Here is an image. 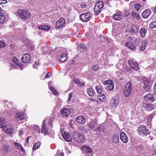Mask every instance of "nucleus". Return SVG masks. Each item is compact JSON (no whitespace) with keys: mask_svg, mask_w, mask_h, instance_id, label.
<instances>
[{"mask_svg":"<svg viewBox=\"0 0 156 156\" xmlns=\"http://www.w3.org/2000/svg\"><path fill=\"white\" fill-rule=\"evenodd\" d=\"M132 87L131 83L129 81L124 87L123 93L126 97L128 98L130 96L131 92Z\"/></svg>","mask_w":156,"mask_h":156,"instance_id":"obj_3","label":"nucleus"},{"mask_svg":"<svg viewBox=\"0 0 156 156\" xmlns=\"http://www.w3.org/2000/svg\"><path fill=\"white\" fill-rule=\"evenodd\" d=\"M87 91L89 96L91 97L94 95V91L92 87H90L88 88L87 90Z\"/></svg>","mask_w":156,"mask_h":156,"instance_id":"obj_26","label":"nucleus"},{"mask_svg":"<svg viewBox=\"0 0 156 156\" xmlns=\"http://www.w3.org/2000/svg\"><path fill=\"white\" fill-rule=\"evenodd\" d=\"M5 122L4 119L3 118H0V127L2 128V129L5 126Z\"/></svg>","mask_w":156,"mask_h":156,"instance_id":"obj_38","label":"nucleus"},{"mask_svg":"<svg viewBox=\"0 0 156 156\" xmlns=\"http://www.w3.org/2000/svg\"><path fill=\"white\" fill-rule=\"evenodd\" d=\"M116 100L115 99L112 98L111 99L110 104L112 108L116 106L117 105L118 102H117V103H116Z\"/></svg>","mask_w":156,"mask_h":156,"instance_id":"obj_29","label":"nucleus"},{"mask_svg":"<svg viewBox=\"0 0 156 156\" xmlns=\"http://www.w3.org/2000/svg\"><path fill=\"white\" fill-rule=\"evenodd\" d=\"M125 13L126 16H128L129 14V12L126 10L125 11Z\"/></svg>","mask_w":156,"mask_h":156,"instance_id":"obj_61","label":"nucleus"},{"mask_svg":"<svg viewBox=\"0 0 156 156\" xmlns=\"http://www.w3.org/2000/svg\"><path fill=\"white\" fill-rule=\"evenodd\" d=\"M104 5V2L101 1H100L95 4L94 11L96 15H98L100 13L102 10Z\"/></svg>","mask_w":156,"mask_h":156,"instance_id":"obj_2","label":"nucleus"},{"mask_svg":"<svg viewBox=\"0 0 156 156\" xmlns=\"http://www.w3.org/2000/svg\"><path fill=\"white\" fill-rule=\"evenodd\" d=\"M132 16L133 18H136L137 20L140 19V16L134 11L132 12Z\"/></svg>","mask_w":156,"mask_h":156,"instance_id":"obj_40","label":"nucleus"},{"mask_svg":"<svg viewBox=\"0 0 156 156\" xmlns=\"http://www.w3.org/2000/svg\"><path fill=\"white\" fill-rule=\"evenodd\" d=\"M45 77L46 78H48L50 77V76L48 73H47L46 74Z\"/></svg>","mask_w":156,"mask_h":156,"instance_id":"obj_62","label":"nucleus"},{"mask_svg":"<svg viewBox=\"0 0 156 156\" xmlns=\"http://www.w3.org/2000/svg\"><path fill=\"white\" fill-rule=\"evenodd\" d=\"M138 133L142 136H147L150 133L148 129L144 125L140 126L138 128Z\"/></svg>","mask_w":156,"mask_h":156,"instance_id":"obj_4","label":"nucleus"},{"mask_svg":"<svg viewBox=\"0 0 156 156\" xmlns=\"http://www.w3.org/2000/svg\"><path fill=\"white\" fill-rule=\"evenodd\" d=\"M128 63L130 67L134 70H138L139 69V66L137 62L133 59H129L128 60Z\"/></svg>","mask_w":156,"mask_h":156,"instance_id":"obj_10","label":"nucleus"},{"mask_svg":"<svg viewBox=\"0 0 156 156\" xmlns=\"http://www.w3.org/2000/svg\"><path fill=\"white\" fill-rule=\"evenodd\" d=\"M154 94L156 95V82H155V84L154 87Z\"/></svg>","mask_w":156,"mask_h":156,"instance_id":"obj_57","label":"nucleus"},{"mask_svg":"<svg viewBox=\"0 0 156 156\" xmlns=\"http://www.w3.org/2000/svg\"><path fill=\"white\" fill-rule=\"evenodd\" d=\"M97 124L98 122L97 121L94 119H91L90 121L87 124V126L90 129L96 131L97 129L95 127Z\"/></svg>","mask_w":156,"mask_h":156,"instance_id":"obj_12","label":"nucleus"},{"mask_svg":"<svg viewBox=\"0 0 156 156\" xmlns=\"http://www.w3.org/2000/svg\"><path fill=\"white\" fill-rule=\"evenodd\" d=\"M105 97V96L104 94L98 97V100L101 101H104Z\"/></svg>","mask_w":156,"mask_h":156,"instance_id":"obj_43","label":"nucleus"},{"mask_svg":"<svg viewBox=\"0 0 156 156\" xmlns=\"http://www.w3.org/2000/svg\"><path fill=\"white\" fill-rule=\"evenodd\" d=\"M29 137H28L27 138V140H26V142L27 143H28L29 142Z\"/></svg>","mask_w":156,"mask_h":156,"instance_id":"obj_64","label":"nucleus"},{"mask_svg":"<svg viewBox=\"0 0 156 156\" xmlns=\"http://www.w3.org/2000/svg\"><path fill=\"white\" fill-rule=\"evenodd\" d=\"M144 78H145L144 77L142 76L141 77L137 78V80L138 81H140V79H142L143 81L144 80H145V79H144Z\"/></svg>","mask_w":156,"mask_h":156,"instance_id":"obj_60","label":"nucleus"},{"mask_svg":"<svg viewBox=\"0 0 156 156\" xmlns=\"http://www.w3.org/2000/svg\"><path fill=\"white\" fill-rule=\"evenodd\" d=\"M39 29L44 30L48 31L50 29V27L47 25L40 26L39 27Z\"/></svg>","mask_w":156,"mask_h":156,"instance_id":"obj_30","label":"nucleus"},{"mask_svg":"<svg viewBox=\"0 0 156 156\" xmlns=\"http://www.w3.org/2000/svg\"><path fill=\"white\" fill-rule=\"evenodd\" d=\"M16 15L20 17L21 19L25 20L30 18L31 15L29 11L22 10H18L16 13Z\"/></svg>","mask_w":156,"mask_h":156,"instance_id":"obj_1","label":"nucleus"},{"mask_svg":"<svg viewBox=\"0 0 156 156\" xmlns=\"http://www.w3.org/2000/svg\"><path fill=\"white\" fill-rule=\"evenodd\" d=\"M80 17L81 20L84 22H86L91 19V14L90 12H87L81 14Z\"/></svg>","mask_w":156,"mask_h":156,"instance_id":"obj_7","label":"nucleus"},{"mask_svg":"<svg viewBox=\"0 0 156 156\" xmlns=\"http://www.w3.org/2000/svg\"><path fill=\"white\" fill-rule=\"evenodd\" d=\"M149 27L151 28L156 27V21L151 23L149 25Z\"/></svg>","mask_w":156,"mask_h":156,"instance_id":"obj_42","label":"nucleus"},{"mask_svg":"<svg viewBox=\"0 0 156 156\" xmlns=\"http://www.w3.org/2000/svg\"><path fill=\"white\" fill-rule=\"evenodd\" d=\"M41 145V143L40 142H38L35 143L33 145V150H35L39 148Z\"/></svg>","mask_w":156,"mask_h":156,"instance_id":"obj_36","label":"nucleus"},{"mask_svg":"<svg viewBox=\"0 0 156 156\" xmlns=\"http://www.w3.org/2000/svg\"><path fill=\"white\" fill-rule=\"evenodd\" d=\"M95 89L98 93H101L102 92V87L100 86H96L95 87Z\"/></svg>","mask_w":156,"mask_h":156,"instance_id":"obj_41","label":"nucleus"},{"mask_svg":"<svg viewBox=\"0 0 156 156\" xmlns=\"http://www.w3.org/2000/svg\"><path fill=\"white\" fill-rule=\"evenodd\" d=\"M123 17L122 12L119 11L115 14L112 16L114 20H122Z\"/></svg>","mask_w":156,"mask_h":156,"instance_id":"obj_17","label":"nucleus"},{"mask_svg":"<svg viewBox=\"0 0 156 156\" xmlns=\"http://www.w3.org/2000/svg\"><path fill=\"white\" fill-rule=\"evenodd\" d=\"M98 65H95L93 66V70L94 71H96L98 70Z\"/></svg>","mask_w":156,"mask_h":156,"instance_id":"obj_52","label":"nucleus"},{"mask_svg":"<svg viewBox=\"0 0 156 156\" xmlns=\"http://www.w3.org/2000/svg\"><path fill=\"white\" fill-rule=\"evenodd\" d=\"M55 156H64V155L63 152L61 153L60 151H58Z\"/></svg>","mask_w":156,"mask_h":156,"instance_id":"obj_48","label":"nucleus"},{"mask_svg":"<svg viewBox=\"0 0 156 156\" xmlns=\"http://www.w3.org/2000/svg\"><path fill=\"white\" fill-rule=\"evenodd\" d=\"M125 45L126 47H128L130 49L132 50H135L136 48V46L131 43L130 42H126Z\"/></svg>","mask_w":156,"mask_h":156,"instance_id":"obj_25","label":"nucleus"},{"mask_svg":"<svg viewBox=\"0 0 156 156\" xmlns=\"http://www.w3.org/2000/svg\"><path fill=\"white\" fill-rule=\"evenodd\" d=\"M73 137L74 139L79 142H83L84 140V137L79 133L76 132L73 133Z\"/></svg>","mask_w":156,"mask_h":156,"instance_id":"obj_5","label":"nucleus"},{"mask_svg":"<svg viewBox=\"0 0 156 156\" xmlns=\"http://www.w3.org/2000/svg\"><path fill=\"white\" fill-rule=\"evenodd\" d=\"M60 112L62 115L64 117H67L74 113V110L72 108H63L60 110Z\"/></svg>","mask_w":156,"mask_h":156,"instance_id":"obj_6","label":"nucleus"},{"mask_svg":"<svg viewBox=\"0 0 156 156\" xmlns=\"http://www.w3.org/2000/svg\"><path fill=\"white\" fill-rule=\"evenodd\" d=\"M14 145L19 149H20L22 151H24V149H23L22 145L19 143L15 142L14 143Z\"/></svg>","mask_w":156,"mask_h":156,"instance_id":"obj_34","label":"nucleus"},{"mask_svg":"<svg viewBox=\"0 0 156 156\" xmlns=\"http://www.w3.org/2000/svg\"><path fill=\"white\" fill-rule=\"evenodd\" d=\"M79 129L81 130L84 133H87V130L85 127H79Z\"/></svg>","mask_w":156,"mask_h":156,"instance_id":"obj_45","label":"nucleus"},{"mask_svg":"<svg viewBox=\"0 0 156 156\" xmlns=\"http://www.w3.org/2000/svg\"><path fill=\"white\" fill-rule=\"evenodd\" d=\"M26 117V114L23 112L17 113L15 116V119L17 121H22L25 119Z\"/></svg>","mask_w":156,"mask_h":156,"instance_id":"obj_13","label":"nucleus"},{"mask_svg":"<svg viewBox=\"0 0 156 156\" xmlns=\"http://www.w3.org/2000/svg\"><path fill=\"white\" fill-rule=\"evenodd\" d=\"M147 33V30L144 27H141L139 33L141 37L144 38L146 36Z\"/></svg>","mask_w":156,"mask_h":156,"instance_id":"obj_23","label":"nucleus"},{"mask_svg":"<svg viewBox=\"0 0 156 156\" xmlns=\"http://www.w3.org/2000/svg\"><path fill=\"white\" fill-rule=\"evenodd\" d=\"M31 56L28 53H26L23 55L21 58L22 62L25 63H29L30 61Z\"/></svg>","mask_w":156,"mask_h":156,"instance_id":"obj_14","label":"nucleus"},{"mask_svg":"<svg viewBox=\"0 0 156 156\" xmlns=\"http://www.w3.org/2000/svg\"><path fill=\"white\" fill-rule=\"evenodd\" d=\"M106 90L108 91L112 90L114 88V83L110 84H107Z\"/></svg>","mask_w":156,"mask_h":156,"instance_id":"obj_31","label":"nucleus"},{"mask_svg":"<svg viewBox=\"0 0 156 156\" xmlns=\"http://www.w3.org/2000/svg\"><path fill=\"white\" fill-rule=\"evenodd\" d=\"M146 42L145 41L142 42V45L140 47V50L141 51H144L146 48Z\"/></svg>","mask_w":156,"mask_h":156,"instance_id":"obj_39","label":"nucleus"},{"mask_svg":"<svg viewBox=\"0 0 156 156\" xmlns=\"http://www.w3.org/2000/svg\"><path fill=\"white\" fill-rule=\"evenodd\" d=\"M152 115H150L149 116H148V117L147 118V120L148 121V122H149V124H151V119H152Z\"/></svg>","mask_w":156,"mask_h":156,"instance_id":"obj_50","label":"nucleus"},{"mask_svg":"<svg viewBox=\"0 0 156 156\" xmlns=\"http://www.w3.org/2000/svg\"><path fill=\"white\" fill-rule=\"evenodd\" d=\"M143 80V88L145 90L149 91L151 89L152 85L151 84L150 82L148 80H146V78H144Z\"/></svg>","mask_w":156,"mask_h":156,"instance_id":"obj_11","label":"nucleus"},{"mask_svg":"<svg viewBox=\"0 0 156 156\" xmlns=\"http://www.w3.org/2000/svg\"><path fill=\"white\" fill-rule=\"evenodd\" d=\"M40 65L39 62H38L36 61L35 64L33 66L34 68H37Z\"/></svg>","mask_w":156,"mask_h":156,"instance_id":"obj_51","label":"nucleus"},{"mask_svg":"<svg viewBox=\"0 0 156 156\" xmlns=\"http://www.w3.org/2000/svg\"><path fill=\"white\" fill-rule=\"evenodd\" d=\"M61 133L63 137L67 142H71L72 141L71 135L68 133L62 132Z\"/></svg>","mask_w":156,"mask_h":156,"instance_id":"obj_19","label":"nucleus"},{"mask_svg":"<svg viewBox=\"0 0 156 156\" xmlns=\"http://www.w3.org/2000/svg\"><path fill=\"white\" fill-rule=\"evenodd\" d=\"M139 30V27L134 25H132L130 28L129 29V33L134 34L137 33Z\"/></svg>","mask_w":156,"mask_h":156,"instance_id":"obj_15","label":"nucleus"},{"mask_svg":"<svg viewBox=\"0 0 156 156\" xmlns=\"http://www.w3.org/2000/svg\"><path fill=\"white\" fill-rule=\"evenodd\" d=\"M107 84H110L112 83H114L112 80H107Z\"/></svg>","mask_w":156,"mask_h":156,"instance_id":"obj_55","label":"nucleus"},{"mask_svg":"<svg viewBox=\"0 0 156 156\" xmlns=\"http://www.w3.org/2000/svg\"><path fill=\"white\" fill-rule=\"evenodd\" d=\"M80 47L82 49H84L85 48V45L84 44H82L80 45Z\"/></svg>","mask_w":156,"mask_h":156,"instance_id":"obj_58","label":"nucleus"},{"mask_svg":"<svg viewBox=\"0 0 156 156\" xmlns=\"http://www.w3.org/2000/svg\"><path fill=\"white\" fill-rule=\"evenodd\" d=\"M12 60L14 63L16 64L19 67H22V65L21 64H19V61L15 57L13 58Z\"/></svg>","mask_w":156,"mask_h":156,"instance_id":"obj_37","label":"nucleus"},{"mask_svg":"<svg viewBox=\"0 0 156 156\" xmlns=\"http://www.w3.org/2000/svg\"><path fill=\"white\" fill-rule=\"evenodd\" d=\"M103 83L104 84H107V80H105V81H104V82H103Z\"/></svg>","mask_w":156,"mask_h":156,"instance_id":"obj_63","label":"nucleus"},{"mask_svg":"<svg viewBox=\"0 0 156 156\" xmlns=\"http://www.w3.org/2000/svg\"><path fill=\"white\" fill-rule=\"evenodd\" d=\"M82 151L86 156H93L91 153L92 149L87 145H85L82 148Z\"/></svg>","mask_w":156,"mask_h":156,"instance_id":"obj_9","label":"nucleus"},{"mask_svg":"<svg viewBox=\"0 0 156 156\" xmlns=\"http://www.w3.org/2000/svg\"><path fill=\"white\" fill-rule=\"evenodd\" d=\"M142 107L145 110L148 111H151L153 108V105L146 102H144L142 104Z\"/></svg>","mask_w":156,"mask_h":156,"instance_id":"obj_20","label":"nucleus"},{"mask_svg":"<svg viewBox=\"0 0 156 156\" xmlns=\"http://www.w3.org/2000/svg\"><path fill=\"white\" fill-rule=\"evenodd\" d=\"M81 6L82 8H85L86 6V4L84 2H82L81 4Z\"/></svg>","mask_w":156,"mask_h":156,"instance_id":"obj_56","label":"nucleus"},{"mask_svg":"<svg viewBox=\"0 0 156 156\" xmlns=\"http://www.w3.org/2000/svg\"><path fill=\"white\" fill-rule=\"evenodd\" d=\"M5 20V17L3 14L0 12V25L2 24Z\"/></svg>","mask_w":156,"mask_h":156,"instance_id":"obj_35","label":"nucleus"},{"mask_svg":"<svg viewBox=\"0 0 156 156\" xmlns=\"http://www.w3.org/2000/svg\"><path fill=\"white\" fill-rule=\"evenodd\" d=\"M3 147L5 151L7 152H8L9 151V148L8 145H3Z\"/></svg>","mask_w":156,"mask_h":156,"instance_id":"obj_46","label":"nucleus"},{"mask_svg":"<svg viewBox=\"0 0 156 156\" xmlns=\"http://www.w3.org/2000/svg\"><path fill=\"white\" fill-rule=\"evenodd\" d=\"M74 82L76 83L77 84H79L80 83V82L78 79L76 78H74Z\"/></svg>","mask_w":156,"mask_h":156,"instance_id":"obj_54","label":"nucleus"},{"mask_svg":"<svg viewBox=\"0 0 156 156\" xmlns=\"http://www.w3.org/2000/svg\"><path fill=\"white\" fill-rule=\"evenodd\" d=\"M119 140V136L117 134H115L112 137V142L115 144H116Z\"/></svg>","mask_w":156,"mask_h":156,"instance_id":"obj_28","label":"nucleus"},{"mask_svg":"<svg viewBox=\"0 0 156 156\" xmlns=\"http://www.w3.org/2000/svg\"><path fill=\"white\" fill-rule=\"evenodd\" d=\"M66 21L63 18H61L55 23L56 29L59 30L65 26Z\"/></svg>","mask_w":156,"mask_h":156,"instance_id":"obj_8","label":"nucleus"},{"mask_svg":"<svg viewBox=\"0 0 156 156\" xmlns=\"http://www.w3.org/2000/svg\"><path fill=\"white\" fill-rule=\"evenodd\" d=\"M42 133L46 135L48 133V130L47 129L45 125L44 124H42L41 128Z\"/></svg>","mask_w":156,"mask_h":156,"instance_id":"obj_27","label":"nucleus"},{"mask_svg":"<svg viewBox=\"0 0 156 156\" xmlns=\"http://www.w3.org/2000/svg\"><path fill=\"white\" fill-rule=\"evenodd\" d=\"M76 120L79 123L82 125L84 124L86 122L85 118L82 115L79 116L78 117L76 118Z\"/></svg>","mask_w":156,"mask_h":156,"instance_id":"obj_22","label":"nucleus"},{"mask_svg":"<svg viewBox=\"0 0 156 156\" xmlns=\"http://www.w3.org/2000/svg\"><path fill=\"white\" fill-rule=\"evenodd\" d=\"M72 97H73V93H70L68 95V99L67 100V101L68 102H69L71 101V98Z\"/></svg>","mask_w":156,"mask_h":156,"instance_id":"obj_47","label":"nucleus"},{"mask_svg":"<svg viewBox=\"0 0 156 156\" xmlns=\"http://www.w3.org/2000/svg\"><path fill=\"white\" fill-rule=\"evenodd\" d=\"M50 89L51 90V91H52V93L53 94L56 95L58 94V93L56 90L54 89V88L52 87H50Z\"/></svg>","mask_w":156,"mask_h":156,"instance_id":"obj_44","label":"nucleus"},{"mask_svg":"<svg viewBox=\"0 0 156 156\" xmlns=\"http://www.w3.org/2000/svg\"><path fill=\"white\" fill-rule=\"evenodd\" d=\"M144 99L147 102L151 101L153 102L154 101V95L151 93H149L146 95L144 97Z\"/></svg>","mask_w":156,"mask_h":156,"instance_id":"obj_16","label":"nucleus"},{"mask_svg":"<svg viewBox=\"0 0 156 156\" xmlns=\"http://www.w3.org/2000/svg\"><path fill=\"white\" fill-rule=\"evenodd\" d=\"M134 7L137 11H138L140 8L141 7V5L140 4H136L135 5Z\"/></svg>","mask_w":156,"mask_h":156,"instance_id":"obj_49","label":"nucleus"},{"mask_svg":"<svg viewBox=\"0 0 156 156\" xmlns=\"http://www.w3.org/2000/svg\"><path fill=\"white\" fill-rule=\"evenodd\" d=\"M120 137L121 140L124 143H127L128 141V139L127 135L123 132H120Z\"/></svg>","mask_w":156,"mask_h":156,"instance_id":"obj_21","label":"nucleus"},{"mask_svg":"<svg viewBox=\"0 0 156 156\" xmlns=\"http://www.w3.org/2000/svg\"><path fill=\"white\" fill-rule=\"evenodd\" d=\"M2 129L6 133L12 134L13 133L14 129L9 126L5 125Z\"/></svg>","mask_w":156,"mask_h":156,"instance_id":"obj_18","label":"nucleus"},{"mask_svg":"<svg viewBox=\"0 0 156 156\" xmlns=\"http://www.w3.org/2000/svg\"><path fill=\"white\" fill-rule=\"evenodd\" d=\"M23 134V130L22 129H21L20 130V131L19 132V135L20 136H21Z\"/></svg>","mask_w":156,"mask_h":156,"instance_id":"obj_59","label":"nucleus"},{"mask_svg":"<svg viewBox=\"0 0 156 156\" xmlns=\"http://www.w3.org/2000/svg\"><path fill=\"white\" fill-rule=\"evenodd\" d=\"M151 12L149 9L145 10L142 14V17L144 18H147L151 14Z\"/></svg>","mask_w":156,"mask_h":156,"instance_id":"obj_24","label":"nucleus"},{"mask_svg":"<svg viewBox=\"0 0 156 156\" xmlns=\"http://www.w3.org/2000/svg\"><path fill=\"white\" fill-rule=\"evenodd\" d=\"M96 131H98L100 132H103L104 130V128L103 125L101 124H100L98 125Z\"/></svg>","mask_w":156,"mask_h":156,"instance_id":"obj_33","label":"nucleus"},{"mask_svg":"<svg viewBox=\"0 0 156 156\" xmlns=\"http://www.w3.org/2000/svg\"><path fill=\"white\" fill-rule=\"evenodd\" d=\"M5 46V44L4 42L0 41V48L1 47H4Z\"/></svg>","mask_w":156,"mask_h":156,"instance_id":"obj_53","label":"nucleus"},{"mask_svg":"<svg viewBox=\"0 0 156 156\" xmlns=\"http://www.w3.org/2000/svg\"><path fill=\"white\" fill-rule=\"evenodd\" d=\"M67 58V54L65 53L62 55L61 57L60 58L59 60L61 62H63L65 61Z\"/></svg>","mask_w":156,"mask_h":156,"instance_id":"obj_32","label":"nucleus"}]
</instances>
